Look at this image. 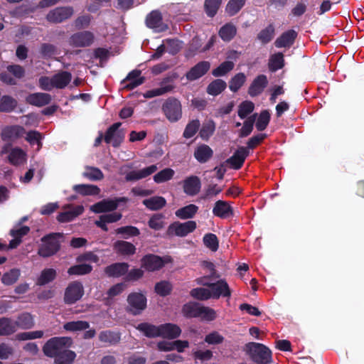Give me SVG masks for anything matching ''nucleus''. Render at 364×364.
Wrapping results in <instances>:
<instances>
[{
  "label": "nucleus",
  "mask_w": 364,
  "mask_h": 364,
  "mask_svg": "<svg viewBox=\"0 0 364 364\" xmlns=\"http://www.w3.org/2000/svg\"><path fill=\"white\" fill-rule=\"evenodd\" d=\"M73 14V10L70 7H60L50 11L47 15V19L52 23L61 22Z\"/></svg>",
  "instance_id": "4468645a"
},
{
  "label": "nucleus",
  "mask_w": 364,
  "mask_h": 364,
  "mask_svg": "<svg viewBox=\"0 0 364 364\" xmlns=\"http://www.w3.org/2000/svg\"><path fill=\"white\" fill-rule=\"evenodd\" d=\"M166 200L161 196H154L143 201V204L149 209L156 210L161 209L166 205Z\"/></svg>",
  "instance_id": "e433bc0d"
},
{
  "label": "nucleus",
  "mask_w": 364,
  "mask_h": 364,
  "mask_svg": "<svg viewBox=\"0 0 364 364\" xmlns=\"http://www.w3.org/2000/svg\"><path fill=\"white\" fill-rule=\"evenodd\" d=\"M251 359L256 364H269L272 363V352L265 346L257 343H250L246 346Z\"/></svg>",
  "instance_id": "20e7f679"
},
{
  "label": "nucleus",
  "mask_w": 364,
  "mask_h": 364,
  "mask_svg": "<svg viewBox=\"0 0 364 364\" xmlns=\"http://www.w3.org/2000/svg\"><path fill=\"white\" fill-rule=\"evenodd\" d=\"M157 169L156 165H151L141 170L131 171L127 175L126 178L128 181L139 180L150 176L156 171Z\"/></svg>",
  "instance_id": "5701e85b"
},
{
  "label": "nucleus",
  "mask_w": 364,
  "mask_h": 364,
  "mask_svg": "<svg viewBox=\"0 0 364 364\" xmlns=\"http://www.w3.org/2000/svg\"><path fill=\"white\" fill-rule=\"evenodd\" d=\"M84 294V288L79 282L70 283L65 291L64 300L66 304H73L80 300Z\"/></svg>",
  "instance_id": "0eeeda50"
},
{
  "label": "nucleus",
  "mask_w": 364,
  "mask_h": 364,
  "mask_svg": "<svg viewBox=\"0 0 364 364\" xmlns=\"http://www.w3.org/2000/svg\"><path fill=\"white\" fill-rule=\"evenodd\" d=\"M92 269V267L90 264L83 262L69 268L68 273L70 275H83L90 273Z\"/></svg>",
  "instance_id": "a18cd8bd"
},
{
  "label": "nucleus",
  "mask_w": 364,
  "mask_h": 364,
  "mask_svg": "<svg viewBox=\"0 0 364 364\" xmlns=\"http://www.w3.org/2000/svg\"><path fill=\"white\" fill-rule=\"evenodd\" d=\"M200 307L198 304L190 302L183 306L182 311L186 317H198Z\"/></svg>",
  "instance_id": "5fc2aeb1"
},
{
  "label": "nucleus",
  "mask_w": 364,
  "mask_h": 364,
  "mask_svg": "<svg viewBox=\"0 0 364 364\" xmlns=\"http://www.w3.org/2000/svg\"><path fill=\"white\" fill-rule=\"evenodd\" d=\"M237 33L236 27L232 23L224 25L219 31L220 38L225 41H230Z\"/></svg>",
  "instance_id": "a19ab883"
},
{
  "label": "nucleus",
  "mask_w": 364,
  "mask_h": 364,
  "mask_svg": "<svg viewBox=\"0 0 364 364\" xmlns=\"http://www.w3.org/2000/svg\"><path fill=\"white\" fill-rule=\"evenodd\" d=\"M89 327V323L84 321H70L64 324L63 328L68 331H79L85 330Z\"/></svg>",
  "instance_id": "603ef678"
},
{
  "label": "nucleus",
  "mask_w": 364,
  "mask_h": 364,
  "mask_svg": "<svg viewBox=\"0 0 364 364\" xmlns=\"http://www.w3.org/2000/svg\"><path fill=\"white\" fill-rule=\"evenodd\" d=\"M210 68V65L208 62H200L186 73V78L191 81L196 80L204 75L208 71Z\"/></svg>",
  "instance_id": "6ab92c4d"
},
{
  "label": "nucleus",
  "mask_w": 364,
  "mask_h": 364,
  "mask_svg": "<svg viewBox=\"0 0 364 364\" xmlns=\"http://www.w3.org/2000/svg\"><path fill=\"white\" fill-rule=\"evenodd\" d=\"M296 36V33L294 31H288L276 40L275 46L277 48L289 46L293 43Z\"/></svg>",
  "instance_id": "f704fd0d"
},
{
  "label": "nucleus",
  "mask_w": 364,
  "mask_h": 364,
  "mask_svg": "<svg viewBox=\"0 0 364 364\" xmlns=\"http://www.w3.org/2000/svg\"><path fill=\"white\" fill-rule=\"evenodd\" d=\"M25 133L23 127L18 125L4 127L1 132V137L4 141H15L22 136Z\"/></svg>",
  "instance_id": "dca6fc26"
},
{
  "label": "nucleus",
  "mask_w": 364,
  "mask_h": 364,
  "mask_svg": "<svg viewBox=\"0 0 364 364\" xmlns=\"http://www.w3.org/2000/svg\"><path fill=\"white\" fill-rule=\"evenodd\" d=\"M213 213L218 217L225 218L232 214V208L227 202L218 200L215 204Z\"/></svg>",
  "instance_id": "2f4dec72"
},
{
  "label": "nucleus",
  "mask_w": 364,
  "mask_h": 364,
  "mask_svg": "<svg viewBox=\"0 0 364 364\" xmlns=\"http://www.w3.org/2000/svg\"><path fill=\"white\" fill-rule=\"evenodd\" d=\"M115 231L117 234L122 235L126 239L139 235V230L134 226L122 227L117 228Z\"/></svg>",
  "instance_id": "680f3d73"
},
{
  "label": "nucleus",
  "mask_w": 364,
  "mask_h": 364,
  "mask_svg": "<svg viewBox=\"0 0 364 364\" xmlns=\"http://www.w3.org/2000/svg\"><path fill=\"white\" fill-rule=\"evenodd\" d=\"M121 123L117 122L114 124L107 132L105 141L111 144L114 146H117L120 144L124 137V132L123 130L119 129Z\"/></svg>",
  "instance_id": "9d476101"
},
{
  "label": "nucleus",
  "mask_w": 364,
  "mask_h": 364,
  "mask_svg": "<svg viewBox=\"0 0 364 364\" xmlns=\"http://www.w3.org/2000/svg\"><path fill=\"white\" fill-rule=\"evenodd\" d=\"M83 176L90 180L97 181L103 178L102 172L97 168L87 167L83 173Z\"/></svg>",
  "instance_id": "0e129e2a"
},
{
  "label": "nucleus",
  "mask_w": 364,
  "mask_h": 364,
  "mask_svg": "<svg viewBox=\"0 0 364 364\" xmlns=\"http://www.w3.org/2000/svg\"><path fill=\"white\" fill-rule=\"evenodd\" d=\"M76 357L75 352L68 348L55 359V364H71Z\"/></svg>",
  "instance_id": "8fccbe9b"
},
{
  "label": "nucleus",
  "mask_w": 364,
  "mask_h": 364,
  "mask_svg": "<svg viewBox=\"0 0 364 364\" xmlns=\"http://www.w3.org/2000/svg\"><path fill=\"white\" fill-rule=\"evenodd\" d=\"M198 207L194 204H190L177 210L176 216L180 219L186 220L192 218L198 212Z\"/></svg>",
  "instance_id": "72a5a7b5"
},
{
  "label": "nucleus",
  "mask_w": 364,
  "mask_h": 364,
  "mask_svg": "<svg viewBox=\"0 0 364 364\" xmlns=\"http://www.w3.org/2000/svg\"><path fill=\"white\" fill-rule=\"evenodd\" d=\"M61 237L62 235L60 233H53L44 237L42 239V244L38 250V254L43 257L54 255L59 249V239Z\"/></svg>",
  "instance_id": "39448f33"
},
{
  "label": "nucleus",
  "mask_w": 364,
  "mask_h": 364,
  "mask_svg": "<svg viewBox=\"0 0 364 364\" xmlns=\"http://www.w3.org/2000/svg\"><path fill=\"white\" fill-rule=\"evenodd\" d=\"M217 314L214 309L206 306L200 307L198 317H200L201 319L210 321L214 320Z\"/></svg>",
  "instance_id": "bf43d9fd"
},
{
  "label": "nucleus",
  "mask_w": 364,
  "mask_h": 364,
  "mask_svg": "<svg viewBox=\"0 0 364 364\" xmlns=\"http://www.w3.org/2000/svg\"><path fill=\"white\" fill-rule=\"evenodd\" d=\"M164 110L170 121H177L181 117V106L177 100H168L164 106Z\"/></svg>",
  "instance_id": "f8f14e48"
},
{
  "label": "nucleus",
  "mask_w": 364,
  "mask_h": 364,
  "mask_svg": "<svg viewBox=\"0 0 364 364\" xmlns=\"http://www.w3.org/2000/svg\"><path fill=\"white\" fill-rule=\"evenodd\" d=\"M56 277V271L52 268L43 269L36 279V284L43 286L52 282Z\"/></svg>",
  "instance_id": "c9c22d12"
},
{
  "label": "nucleus",
  "mask_w": 364,
  "mask_h": 364,
  "mask_svg": "<svg viewBox=\"0 0 364 364\" xmlns=\"http://www.w3.org/2000/svg\"><path fill=\"white\" fill-rule=\"evenodd\" d=\"M249 154V150L248 148L246 147H240L239 148L236 152L233 154L232 156H231L227 162L230 164L232 168L235 169L240 168L244 161L246 157Z\"/></svg>",
  "instance_id": "aec40b11"
},
{
  "label": "nucleus",
  "mask_w": 364,
  "mask_h": 364,
  "mask_svg": "<svg viewBox=\"0 0 364 364\" xmlns=\"http://www.w3.org/2000/svg\"><path fill=\"white\" fill-rule=\"evenodd\" d=\"M191 295L199 300H207L212 298L210 287L196 288L191 290Z\"/></svg>",
  "instance_id": "864d4df0"
},
{
  "label": "nucleus",
  "mask_w": 364,
  "mask_h": 364,
  "mask_svg": "<svg viewBox=\"0 0 364 364\" xmlns=\"http://www.w3.org/2000/svg\"><path fill=\"white\" fill-rule=\"evenodd\" d=\"M17 102L16 100L10 96H3L0 99V112H11L16 107Z\"/></svg>",
  "instance_id": "c03bdc74"
},
{
  "label": "nucleus",
  "mask_w": 364,
  "mask_h": 364,
  "mask_svg": "<svg viewBox=\"0 0 364 364\" xmlns=\"http://www.w3.org/2000/svg\"><path fill=\"white\" fill-rule=\"evenodd\" d=\"M16 331L19 328L29 329L34 326L33 316L28 313H23L20 314L16 320H14Z\"/></svg>",
  "instance_id": "c756f323"
},
{
  "label": "nucleus",
  "mask_w": 364,
  "mask_h": 364,
  "mask_svg": "<svg viewBox=\"0 0 364 364\" xmlns=\"http://www.w3.org/2000/svg\"><path fill=\"white\" fill-rule=\"evenodd\" d=\"M245 3V0H230L226 6V11L233 16L242 9Z\"/></svg>",
  "instance_id": "052dcab7"
},
{
  "label": "nucleus",
  "mask_w": 364,
  "mask_h": 364,
  "mask_svg": "<svg viewBox=\"0 0 364 364\" xmlns=\"http://www.w3.org/2000/svg\"><path fill=\"white\" fill-rule=\"evenodd\" d=\"M51 100V96L44 92L31 94L26 97V102L32 105L42 107L48 105Z\"/></svg>",
  "instance_id": "4be33fe9"
},
{
  "label": "nucleus",
  "mask_w": 364,
  "mask_h": 364,
  "mask_svg": "<svg viewBox=\"0 0 364 364\" xmlns=\"http://www.w3.org/2000/svg\"><path fill=\"white\" fill-rule=\"evenodd\" d=\"M284 65V58L283 55L280 53L272 55L269 66V69L272 71L281 69Z\"/></svg>",
  "instance_id": "13d9d810"
},
{
  "label": "nucleus",
  "mask_w": 364,
  "mask_h": 364,
  "mask_svg": "<svg viewBox=\"0 0 364 364\" xmlns=\"http://www.w3.org/2000/svg\"><path fill=\"white\" fill-rule=\"evenodd\" d=\"M200 127V122L197 119L191 121L186 127L183 132V136L186 139L191 138L195 135Z\"/></svg>",
  "instance_id": "338daca9"
},
{
  "label": "nucleus",
  "mask_w": 364,
  "mask_h": 364,
  "mask_svg": "<svg viewBox=\"0 0 364 364\" xmlns=\"http://www.w3.org/2000/svg\"><path fill=\"white\" fill-rule=\"evenodd\" d=\"M255 105L250 101L242 102L238 107V115L241 119L245 118L254 110Z\"/></svg>",
  "instance_id": "69168bd1"
},
{
  "label": "nucleus",
  "mask_w": 364,
  "mask_h": 364,
  "mask_svg": "<svg viewBox=\"0 0 364 364\" xmlns=\"http://www.w3.org/2000/svg\"><path fill=\"white\" fill-rule=\"evenodd\" d=\"M234 68V63L231 61H225L220 64L217 68L214 69L212 72L213 75L215 77L223 76Z\"/></svg>",
  "instance_id": "4d7b16f0"
},
{
  "label": "nucleus",
  "mask_w": 364,
  "mask_h": 364,
  "mask_svg": "<svg viewBox=\"0 0 364 364\" xmlns=\"http://www.w3.org/2000/svg\"><path fill=\"white\" fill-rule=\"evenodd\" d=\"M71 345L72 340L68 337H54L45 343L43 351L46 355L55 359Z\"/></svg>",
  "instance_id": "7ed1b4c3"
},
{
  "label": "nucleus",
  "mask_w": 364,
  "mask_h": 364,
  "mask_svg": "<svg viewBox=\"0 0 364 364\" xmlns=\"http://www.w3.org/2000/svg\"><path fill=\"white\" fill-rule=\"evenodd\" d=\"M213 151L211 148L206 144L198 146L194 151V157L200 163L208 161L213 156Z\"/></svg>",
  "instance_id": "b1692460"
},
{
  "label": "nucleus",
  "mask_w": 364,
  "mask_h": 364,
  "mask_svg": "<svg viewBox=\"0 0 364 364\" xmlns=\"http://www.w3.org/2000/svg\"><path fill=\"white\" fill-rule=\"evenodd\" d=\"M173 89V86L171 84H161L160 87L155 88L151 90H148L144 93V97L146 98H151L156 96H160L171 91Z\"/></svg>",
  "instance_id": "4c0bfd02"
},
{
  "label": "nucleus",
  "mask_w": 364,
  "mask_h": 364,
  "mask_svg": "<svg viewBox=\"0 0 364 364\" xmlns=\"http://www.w3.org/2000/svg\"><path fill=\"white\" fill-rule=\"evenodd\" d=\"M227 84L223 80H215L213 81L207 87V92L210 95H218L221 93L226 87Z\"/></svg>",
  "instance_id": "ea45409f"
},
{
  "label": "nucleus",
  "mask_w": 364,
  "mask_h": 364,
  "mask_svg": "<svg viewBox=\"0 0 364 364\" xmlns=\"http://www.w3.org/2000/svg\"><path fill=\"white\" fill-rule=\"evenodd\" d=\"M125 198H119L115 200H102L90 206V209L95 213L109 212L115 210L121 202H126Z\"/></svg>",
  "instance_id": "1a4fd4ad"
},
{
  "label": "nucleus",
  "mask_w": 364,
  "mask_h": 364,
  "mask_svg": "<svg viewBox=\"0 0 364 364\" xmlns=\"http://www.w3.org/2000/svg\"><path fill=\"white\" fill-rule=\"evenodd\" d=\"M70 73L62 71L52 76H43L39 78V86L42 90L50 91L54 88L63 89L71 81Z\"/></svg>",
  "instance_id": "f03ea898"
},
{
  "label": "nucleus",
  "mask_w": 364,
  "mask_h": 364,
  "mask_svg": "<svg viewBox=\"0 0 364 364\" xmlns=\"http://www.w3.org/2000/svg\"><path fill=\"white\" fill-rule=\"evenodd\" d=\"M144 82V78L141 77L139 70H133L127 75L122 82L124 87L133 89Z\"/></svg>",
  "instance_id": "a878e982"
},
{
  "label": "nucleus",
  "mask_w": 364,
  "mask_h": 364,
  "mask_svg": "<svg viewBox=\"0 0 364 364\" xmlns=\"http://www.w3.org/2000/svg\"><path fill=\"white\" fill-rule=\"evenodd\" d=\"M149 226L155 230H161L164 225V216L162 214H154L149 220Z\"/></svg>",
  "instance_id": "6e6d98bb"
},
{
  "label": "nucleus",
  "mask_w": 364,
  "mask_h": 364,
  "mask_svg": "<svg viewBox=\"0 0 364 364\" xmlns=\"http://www.w3.org/2000/svg\"><path fill=\"white\" fill-rule=\"evenodd\" d=\"M269 119H270V114L268 112V111H267V110L262 111L260 113V114L256 122L257 129L259 131L264 130L267 127V124H269Z\"/></svg>",
  "instance_id": "774afa93"
},
{
  "label": "nucleus",
  "mask_w": 364,
  "mask_h": 364,
  "mask_svg": "<svg viewBox=\"0 0 364 364\" xmlns=\"http://www.w3.org/2000/svg\"><path fill=\"white\" fill-rule=\"evenodd\" d=\"M146 24L156 32L164 31L168 28L167 25L162 21L161 15L158 11H153L146 16Z\"/></svg>",
  "instance_id": "ddd939ff"
},
{
  "label": "nucleus",
  "mask_w": 364,
  "mask_h": 364,
  "mask_svg": "<svg viewBox=\"0 0 364 364\" xmlns=\"http://www.w3.org/2000/svg\"><path fill=\"white\" fill-rule=\"evenodd\" d=\"M127 301V309L134 315L141 314L146 307V297L141 292H132L129 294Z\"/></svg>",
  "instance_id": "423d86ee"
},
{
  "label": "nucleus",
  "mask_w": 364,
  "mask_h": 364,
  "mask_svg": "<svg viewBox=\"0 0 364 364\" xmlns=\"http://www.w3.org/2000/svg\"><path fill=\"white\" fill-rule=\"evenodd\" d=\"M21 272L18 269H12L3 274L1 281L5 285L14 284L19 278Z\"/></svg>",
  "instance_id": "09e8293b"
},
{
  "label": "nucleus",
  "mask_w": 364,
  "mask_h": 364,
  "mask_svg": "<svg viewBox=\"0 0 364 364\" xmlns=\"http://www.w3.org/2000/svg\"><path fill=\"white\" fill-rule=\"evenodd\" d=\"M129 265L127 263H116L108 266L105 269V272L109 276L118 277L126 274Z\"/></svg>",
  "instance_id": "473e14b6"
},
{
  "label": "nucleus",
  "mask_w": 364,
  "mask_h": 364,
  "mask_svg": "<svg viewBox=\"0 0 364 364\" xmlns=\"http://www.w3.org/2000/svg\"><path fill=\"white\" fill-rule=\"evenodd\" d=\"M29 231V228L27 226H15L11 230V235L13 239L11 240L9 246L11 248L17 247L21 242V237L26 235Z\"/></svg>",
  "instance_id": "c85d7f7f"
},
{
  "label": "nucleus",
  "mask_w": 364,
  "mask_h": 364,
  "mask_svg": "<svg viewBox=\"0 0 364 364\" xmlns=\"http://www.w3.org/2000/svg\"><path fill=\"white\" fill-rule=\"evenodd\" d=\"M83 206L77 205L75 208H71L70 210H65L60 213L58 216V220L60 223L70 222L75 219L77 216L81 215L83 213Z\"/></svg>",
  "instance_id": "cd10ccee"
},
{
  "label": "nucleus",
  "mask_w": 364,
  "mask_h": 364,
  "mask_svg": "<svg viewBox=\"0 0 364 364\" xmlns=\"http://www.w3.org/2000/svg\"><path fill=\"white\" fill-rule=\"evenodd\" d=\"M16 331L14 320L6 318L0 319V336H6Z\"/></svg>",
  "instance_id": "58836bf2"
},
{
  "label": "nucleus",
  "mask_w": 364,
  "mask_h": 364,
  "mask_svg": "<svg viewBox=\"0 0 364 364\" xmlns=\"http://www.w3.org/2000/svg\"><path fill=\"white\" fill-rule=\"evenodd\" d=\"M207 285L210 287L212 298L213 299H218L220 296H230L231 292L229 286L223 279Z\"/></svg>",
  "instance_id": "2eb2a0df"
},
{
  "label": "nucleus",
  "mask_w": 364,
  "mask_h": 364,
  "mask_svg": "<svg viewBox=\"0 0 364 364\" xmlns=\"http://www.w3.org/2000/svg\"><path fill=\"white\" fill-rule=\"evenodd\" d=\"M136 329L149 338L161 337L166 339H175L181 333V329L176 324L171 323L159 326L148 323H142L136 326Z\"/></svg>",
  "instance_id": "f257e3e1"
},
{
  "label": "nucleus",
  "mask_w": 364,
  "mask_h": 364,
  "mask_svg": "<svg viewBox=\"0 0 364 364\" xmlns=\"http://www.w3.org/2000/svg\"><path fill=\"white\" fill-rule=\"evenodd\" d=\"M164 264L163 258L154 255H147L141 259V267L149 272L161 268Z\"/></svg>",
  "instance_id": "f3484780"
},
{
  "label": "nucleus",
  "mask_w": 364,
  "mask_h": 364,
  "mask_svg": "<svg viewBox=\"0 0 364 364\" xmlns=\"http://www.w3.org/2000/svg\"><path fill=\"white\" fill-rule=\"evenodd\" d=\"M215 129V123L213 121H208L203 124L200 131V135L202 139H208L213 135Z\"/></svg>",
  "instance_id": "e2e57ef3"
},
{
  "label": "nucleus",
  "mask_w": 364,
  "mask_h": 364,
  "mask_svg": "<svg viewBox=\"0 0 364 364\" xmlns=\"http://www.w3.org/2000/svg\"><path fill=\"white\" fill-rule=\"evenodd\" d=\"M114 251L122 255H132L136 252V247L127 241L119 240L114 244Z\"/></svg>",
  "instance_id": "bb28decb"
},
{
  "label": "nucleus",
  "mask_w": 364,
  "mask_h": 364,
  "mask_svg": "<svg viewBox=\"0 0 364 364\" xmlns=\"http://www.w3.org/2000/svg\"><path fill=\"white\" fill-rule=\"evenodd\" d=\"M174 174L175 171L172 168H166L154 175V181L156 183H164L171 180Z\"/></svg>",
  "instance_id": "79ce46f5"
},
{
  "label": "nucleus",
  "mask_w": 364,
  "mask_h": 364,
  "mask_svg": "<svg viewBox=\"0 0 364 364\" xmlns=\"http://www.w3.org/2000/svg\"><path fill=\"white\" fill-rule=\"evenodd\" d=\"M246 75L240 73L236 74L230 81L229 88L232 92L237 91L245 82Z\"/></svg>",
  "instance_id": "3c124183"
},
{
  "label": "nucleus",
  "mask_w": 364,
  "mask_h": 364,
  "mask_svg": "<svg viewBox=\"0 0 364 364\" xmlns=\"http://www.w3.org/2000/svg\"><path fill=\"white\" fill-rule=\"evenodd\" d=\"M203 242L204 245L213 252L218 250L219 242L217 236L213 233H208L203 236Z\"/></svg>",
  "instance_id": "49530a36"
},
{
  "label": "nucleus",
  "mask_w": 364,
  "mask_h": 364,
  "mask_svg": "<svg viewBox=\"0 0 364 364\" xmlns=\"http://www.w3.org/2000/svg\"><path fill=\"white\" fill-rule=\"evenodd\" d=\"M196 228V223L193 220H188L183 223H176L168 227V234L170 235L185 237L188 234L193 232Z\"/></svg>",
  "instance_id": "6e6552de"
},
{
  "label": "nucleus",
  "mask_w": 364,
  "mask_h": 364,
  "mask_svg": "<svg viewBox=\"0 0 364 364\" xmlns=\"http://www.w3.org/2000/svg\"><path fill=\"white\" fill-rule=\"evenodd\" d=\"M43 139L42 134L37 131H30L27 132L26 136V140L31 145H37V151L41 149Z\"/></svg>",
  "instance_id": "de8ad7c7"
},
{
  "label": "nucleus",
  "mask_w": 364,
  "mask_h": 364,
  "mask_svg": "<svg viewBox=\"0 0 364 364\" xmlns=\"http://www.w3.org/2000/svg\"><path fill=\"white\" fill-rule=\"evenodd\" d=\"M9 153L8 160L10 164L18 166L23 164L26 162L27 160V154L26 152L23 149L18 147L11 148L9 151H8V147L5 146L3 148L1 153Z\"/></svg>",
  "instance_id": "9b49d317"
},
{
  "label": "nucleus",
  "mask_w": 364,
  "mask_h": 364,
  "mask_svg": "<svg viewBox=\"0 0 364 364\" xmlns=\"http://www.w3.org/2000/svg\"><path fill=\"white\" fill-rule=\"evenodd\" d=\"M73 188L75 191L83 196L97 195L100 191V188L95 185H76Z\"/></svg>",
  "instance_id": "37998d69"
},
{
  "label": "nucleus",
  "mask_w": 364,
  "mask_h": 364,
  "mask_svg": "<svg viewBox=\"0 0 364 364\" xmlns=\"http://www.w3.org/2000/svg\"><path fill=\"white\" fill-rule=\"evenodd\" d=\"M200 189V181L196 176H191L183 182L184 192L189 196L196 195Z\"/></svg>",
  "instance_id": "393cba45"
},
{
  "label": "nucleus",
  "mask_w": 364,
  "mask_h": 364,
  "mask_svg": "<svg viewBox=\"0 0 364 364\" xmlns=\"http://www.w3.org/2000/svg\"><path fill=\"white\" fill-rule=\"evenodd\" d=\"M267 85V77L264 75H259L250 85L248 93L252 97L257 96L262 92Z\"/></svg>",
  "instance_id": "412c9836"
},
{
  "label": "nucleus",
  "mask_w": 364,
  "mask_h": 364,
  "mask_svg": "<svg viewBox=\"0 0 364 364\" xmlns=\"http://www.w3.org/2000/svg\"><path fill=\"white\" fill-rule=\"evenodd\" d=\"M122 218V214L119 213H112L109 214L102 215L98 220L95 221L96 225L102 228L105 231H107V223H112L118 221Z\"/></svg>",
  "instance_id": "7c9ffc66"
},
{
  "label": "nucleus",
  "mask_w": 364,
  "mask_h": 364,
  "mask_svg": "<svg viewBox=\"0 0 364 364\" xmlns=\"http://www.w3.org/2000/svg\"><path fill=\"white\" fill-rule=\"evenodd\" d=\"M93 35L88 31L80 32L73 35L70 38V44L75 47L90 46L93 41Z\"/></svg>",
  "instance_id": "a211bd4d"
}]
</instances>
